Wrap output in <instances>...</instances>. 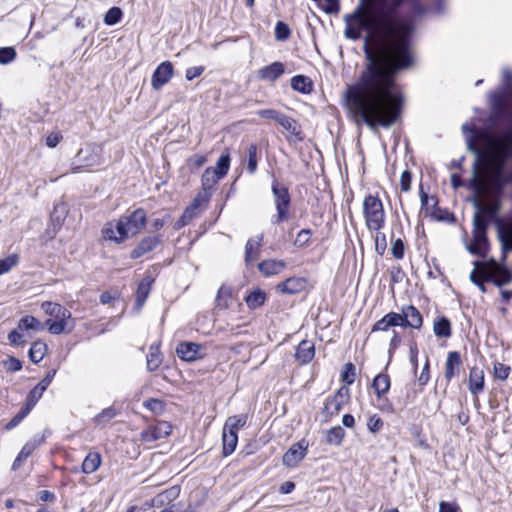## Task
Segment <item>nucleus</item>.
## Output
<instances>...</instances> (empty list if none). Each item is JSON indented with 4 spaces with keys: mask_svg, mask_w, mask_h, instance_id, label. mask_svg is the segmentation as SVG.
Segmentation results:
<instances>
[{
    "mask_svg": "<svg viewBox=\"0 0 512 512\" xmlns=\"http://www.w3.org/2000/svg\"><path fill=\"white\" fill-rule=\"evenodd\" d=\"M425 12L444 14L446 1L358 0L355 9L343 16L347 39L357 41L365 33L367 63L344 92L346 108L357 126L365 124L376 131L379 127L390 128L400 119L404 97L394 77L413 64L415 25L411 18Z\"/></svg>",
    "mask_w": 512,
    "mask_h": 512,
    "instance_id": "nucleus-1",
    "label": "nucleus"
},
{
    "mask_svg": "<svg viewBox=\"0 0 512 512\" xmlns=\"http://www.w3.org/2000/svg\"><path fill=\"white\" fill-rule=\"evenodd\" d=\"M462 131L466 136L467 149L475 155L469 188L481 189L482 180L479 173L482 169L483 173H491L494 187L499 193L505 191L508 182L512 181V171L507 169L508 160L512 158V131H504L507 145L502 138L494 136L490 127L477 128L465 123L462 125Z\"/></svg>",
    "mask_w": 512,
    "mask_h": 512,
    "instance_id": "nucleus-2",
    "label": "nucleus"
},
{
    "mask_svg": "<svg viewBox=\"0 0 512 512\" xmlns=\"http://www.w3.org/2000/svg\"><path fill=\"white\" fill-rule=\"evenodd\" d=\"M486 182L482 180V187L480 190L474 191L473 205L476 210L487 216V218L494 222L497 229V238L501 243L502 258H506V253L512 251V220L504 222L497 217L501 209V198L504 191L499 193L493 184L491 173H483Z\"/></svg>",
    "mask_w": 512,
    "mask_h": 512,
    "instance_id": "nucleus-3",
    "label": "nucleus"
},
{
    "mask_svg": "<svg viewBox=\"0 0 512 512\" xmlns=\"http://www.w3.org/2000/svg\"><path fill=\"white\" fill-rule=\"evenodd\" d=\"M146 223V211L143 208H138L130 214L121 216L115 225L106 224L102 229V235L104 239L120 244L128 237L139 234Z\"/></svg>",
    "mask_w": 512,
    "mask_h": 512,
    "instance_id": "nucleus-4",
    "label": "nucleus"
},
{
    "mask_svg": "<svg viewBox=\"0 0 512 512\" xmlns=\"http://www.w3.org/2000/svg\"><path fill=\"white\" fill-rule=\"evenodd\" d=\"M492 109L499 115L512 111V70L502 69L501 87L489 93Z\"/></svg>",
    "mask_w": 512,
    "mask_h": 512,
    "instance_id": "nucleus-5",
    "label": "nucleus"
},
{
    "mask_svg": "<svg viewBox=\"0 0 512 512\" xmlns=\"http://www.w3.org/2000/svg\"><path fill=\"white\" fill-rule=\"evenodd\" d=\"M41 309L51 318L46 320V326L51 334L59 335L66 331L68 321L71 320V312L63 305L55 302L45 301Z\"/></svg>",
    "mask_w": 512,
    "mask_h": 512,
    "instance_id": "nucleus-6",
    "label": "nucleus"
},
{
    "mask_svg": "<svg viewBox=\"0 0 512 512\" xmlns=\"http://www.w3.org/2000/svg\"><path fill=\"white\" fill-rule=\"evenodd\" d=\"M365 223L370 231H381L385 225V211L382 201L374 195H367L363 201Z\"/></svg>",
    "mask_w": 512,
    "mask_h": 512,
    "instance_id": "nucleus-7",
    "label": "nucleus"
},
{
    "mask_svg": "<svg viewBox=\"0 0 512 512\" xmlns=\"http://www.w3.org/2000/svg\"><path fill=\"white\" fill-rule=\"evenodd\" d=\"M271 191L277 211V213L272 216L271 222L272 224H280L289 218L291 196L288 188L276 179L272 181Z\"/></svg>",
    "mask_w": 512,
    "mask_h": 512,
    "instance_id": "nucleus-8",
    "label": "nucleus"
},
{
    "mask_svg": "<svg viewBox=\"0 0 512 512\" xmlns=\"http://www.w3.org/2000/svg\"><path fill=\"white\" fill-rule=\"evenodd\" d=\"M349 399L350 390L345 386L340 387L334 395L329 396L321 412L323 422H330L333 417L337 416Z\"/></svg>",
    "mask_w": 512,
    "mask_h": 512,
    "instance_id": "nucleus-9",
    "label": "nucleus"
},
{
    "mask_svg": "<svg viewBox=\"0 0 512 512\" xmlns=\"http://www.w3.org/2000/svg\"><path fill=\"white\" fill-rule=\"evenodd\" d=\"M101 164L100 149L97 146H87L80 149L72 163V172L78 173L84 168H90Z\"/></svg>",
    "mask_w": 512,
    "mask_h": 512,
    "instance_id": "nucleus-10",
    "label": "nucleus"
},
{
    "mask_svg": "<svg viewBox=\"0 0 512 512\" xmlns=\"http://www.w3.org/2000/svg\"><path fill=\"white\" fill-rule=\"evenodd\" d=\"M172 432V425L166 421H159L154 426H149L140 433L141 440L152 443L169 436Z\"/></svg>",
    "mask_w": 512,
    "mask_h": 512,
    "instance_id": "nucleus-11",
    "label": "nucleus"
},
{
    "mask_svg": "<svg viewBox=\"0 0 512 512\" xmlns=\"http://www.w3.org/2000/svg\"><path fill=\"white\" fill-rule=\"evenodd\" d=\"M174 73L173 64L170 61L160 63L154 70L151 78L153 89L159 90L170 81Z\"/></svg>",
    "mask_w": 512,
    "mask_h": 512,
    "instance_id": "nucleus-12",
    "label": "nucleus"
},
{
    "mask_svg": "<svg viewBox=\"0 0 512 512\" xmlns=\"http://www.w3.org/2000/svg\"><path fill=\"white\" fill-rule=\"evenodd\" d=\"M307 448L308 444L304 440L293 444L283 455V464L286 467H296L305 458Z\"/></svg>",
    "mask_w": 512,
    "mask_h": 512,
    "instance_id": "nucleus-13",
    "label": "nucleus"
},
{
    "mask_svg": "<svg viewBox=\"0 0 512 512\" xmlns=\"http://www.w3.org/2000/svg\"><path fill=\"white\" fill-rule=\"evenodd\" d=\"M399 316L401 318L400 327H410L413 329H420L422 327L423 317L420 311L413 305L403 306Z\"/></svg>",
    "mask_w": 512,
    "mask_h": 512,
    "instance_id": "nucleus-14",
    "label": "nucleus"
},
{
    "mask_svg": "<svg viewBox=\"0 0 512 512\" xmlns=\"http://www.w3.org/2000/svg\"><path fill=\"white\" fill-rule=\"evenodd\" d=\"M162 242L161 235L146 236L142 238L135 248L130 252L131 259H138L154 251Z\"/></svg>",
    "mask_w": 512,
    "mask_h": 512,
    "instance_id": "nucleus-15",
    "label": "nucleus"
},
{
    "mask_svg": "<svg viewBox=\"0 0 512 512\" xmlns=\"http://www.w3.org/2000/svg\"><path fill=\"white\" fill-rule=\"evenodd\" d=\"M178 357L186 362L203 358L202 346L195 342H181L176 348Z\"/></svg>",
    "mask_w": 512,
    "mask_h": 512,
    "instance_id": "nucleus-16",
    "label": "nucleus"
},
{
    "mask_svg": "<svg viewBox=\"0 0 512 512\" xmlns=\"http://www.w3.org/2000/svg\"><path fill=\"white\" fill-rule=\"evenodd\" d=\"M307 279L305 277H290L277 285V291L283 294L294 295L304 291L307 287Z\"/></svg>",
    "mask_w": 512,
    "mask_h": 512,
    "instance_id": "nucleus-17",
    "label": "nucleus"
},
{
    "mask_svg": "<svg viewBox=\"0 0 512 512\" xmlns=\"http://www.w3.org/2000/svg\"><path fill=\"white\" fill-rule=\"evenodd\" d=\"M285 73V66L282 62L275 61L270 65L262 67L258 71V78L269 82L277 81Z\"/></svg>",
    "mask_w": 512,
    "mask_h": 512,
    "instance_id": "nucleus-18",
    "label": "nucleus"
},
{
    "mask_svg": "<svg viewBox=\"0 0 512 512\" xmlns=\"http://www.w3.org/2000/svg\"><path fill=\"white\" fill-rule=\"evenodd\" d=\"M315 356V346L310 340H302L295 351V359L301 364L306 365L312 361Z\"/></svg>",
    "mask_w": 512,
    "mask_h": 512,
    "instance_id": "nucleus-19",
    "label": "nucleus"
},
{
    "mask_svg": "<svg viewBox=\"0 0 512 512\" xmlns=\"http://www.w3.org/2000/svg\"><path fill=\"white\" fill-rule=\"evenodd\" d=\"M462 364L461 355L458 351H451L447 355L444 376L449 382L453 377L459 375Z\"/></svg>",
    "mask_w": 512,
    "mask_h": 512,
    "instance_id": "nucleus-20",
    "label": "nucleus"
},
{
    "mask_svg": "<svg viewBox=\"0 0 512 512\" xmlns=\"http://www.w3.org/2000/svg\"><path fill=\"white\" fill-rule=\"evenodd\" d=\"M468 251L476 256L485 257L489 250L487 234H473L472 243L467 246Z\"/></svg>",
    "mask_w": 512,
    "mask_h": 512,
    "instance_id": "nucleus-21",
    "label": "nucleus"
},
{
    "mask_svg": "<svg viewBox=\"0 0 512 512\" xmlns=\"http://www.w3.org/2000/svg\"><path fill=\"white\" fill-rule=\"evenodd\" d=\"M469 391L478 395L484 390V371L479 367H472L469 373Z\"/></svg>",
    "mask_w": 512,
    "mask_h": 512,
    "instance_id": "nucleus-22",
    "label": "nucleus"
},
{
    "mask_svg": "<svg viewBox=\"0 0 512 512\" xmlns=\"http://www.w3.org/2000/svg\"><path fill=\"white\" fill-rule=\"evenodd\" d=\"M154 279L151 276L144 277L136 290L135 307L140 310L149 296Z\"/></svg>",
    "mask_w": 512,
    "mask_h": 512,
    "instance_id": "nucleus-23",
    "label": "nucleus"
},
{
    "mask_svg": "<svg viewBox=\"0 0 512 512\" xmlns=\"http://www.w3.org/2000/svg\"><path fill=\"white\" fill-rule=\"evenodd\" d=\"M400 321L399 313L389 312L373 325L371 331H388L391 327L399 326Z\"/></svg>",
    "mask_w": 512,
    "mask_h": 512,
    "instance_id": "nucleus-24",
    "label": "nucleus"
},
{
    "mask_svg": "<svg viewBox=\"0 0 512 512\" xmlns=\"http://www.w3.org/2000/svg\"><path fill=\"white\" fill-rule=\"evenodd\" d=\"M286 267L283 260H264L258 264L259 271L265 276H272L281 273Z\"/></svg>",
    "mask_w": 512,
    "mask_h": 512,
    "instance_id": "nucleus-25",
    "label": "nucleus"
},
{
    "mask_svg": "<svg viewBox=\"0 0 512 512\" xmlns=\"http://www.w3.org/2000/svg\"><path fill=\"white\" fill-rule=\"evenodd\" d=\"M390 377L386 373H379L372 381V388L378 399H381L390 389Z\"/></svg>",
    "mask_w": 512,
    "mask_h": 512,
    "instance_id": "nucleus-26",
    "label": "nucleus"
},
{
    "mask_svg": "<svg viewBox=\"0 0 512 512\" xmlns=\"http://www.w3.org/2000/svg\"><path fill=\"white\" fill-rule=\"evenodd\" d=\"M263 236L261 235L258 239H249L245 245V262L247 265H251L259 256V248L261 246Z\"/></svg>",
    "mask_w": 512,
    "mask_h": 512,
    "instance_id": "nucleus-27",
    "label": "nucleus"
},
{
    "mask_svg": "<svg viewBox=\"0 0 512 512\" xmlns=\"http://www.w3.org/2000/svg\"><path fill=\"white\" fill-rule=\"evenodd\" d=\"M291 88L302 94H309L312 91V81L305 75H295L291 78Z\"/></svg>",
    "mask_w": 512,
    "mask_h": 512,
    "instance_id": "nucleus-28",
    "label": "nucleus"
},
{
    "mask_svg": "<svg viewBox=\"0 0 512 512\" xmlns=\"http://www.w3.org/2000/svg\"><path fill=\"white\" fill-rule=\"evenodd\" d=\"M48 346L41 340L34 341L28 351L29 359L31 362L39 363L47 354Z\"/></svg>",
    "mask_w": 512,
    "mask_h": 512,
    "instance_id": "nucleus-29",
    "label": "nucleus"
},
{
    "mask_svg": "<svg viewBox=\"0 0 512 512\" xmlns=\"http://www.w3.org/2000/svg\"><path fill=\"white\" fill-rule=\"evenodd\" d=\"M233 297V289L231 286L223 284L218 289L215 304L219 309H226L229 306V302Z\"/></svg>",
    "mask_w": 512,
    "mask_h": 512,
    "instance_id": "nucleus-30",
    "label": "nucleus"
},
{
    "mask_svg": "<svg viewBox=\"0 0 512 512\" xmlns=\"http://www.w3.org/2000/svg\"><path fill=\"white\" fill-rule=\"evenodd\" d=\"M433 331L438 338H449L451 332V322L447 317H439L434 321Z\"/></svg>",
    "mask_w": 512,
    "mask_h": 512,
    "instance_id": "nucleus-31",
    "label": "nucleus"
},
{
    "mask_svg": "<svg viewBox=\"0 0 512 512\" xmlns=\"http://www.w3.org/2000/svg\"><path fill=\"white\" fill-rule=\"evenodd\" d=\"M222 442H223V455L229 456L231 455L238 444V434L231 431H224L222 433Z\"/></svg>",
    "mask_w": 512,
    "mask_h": 512,
    "instance_id": "nucleus-32",
    "label": "nucleus"
},
{
    "mask_svg": "<svg viewBox=\"0 0 512 512\" xmlns=\"http://www.w3.org/2000/svg\"><path fill=\"white\" fill-rule=\"evenodd\" d=\"M100 464V454L98 452H89L82 463V471L85 474H91L99 468Z\"/></svg>",
    "mask_w": 512,
    "mask_h": 512,
    "instance_id": "nucleus-33",
    "label": "nucleus"
},
{
    "mask_svg": "<svg viewBox=\"0 0 512 512\" xmlns=\"http://www.w3.org/2000/svg\"><path fill=\"white\" fill-rule=\"evenodd\" d=\"M220 179L221 178L215 174L213 167L206 168L201 177L203 191L212 193L214 186Z\"/></svg>",
    "mask_w": 512,
    "mask_h": 512,
    "instance_id": "nucleus-34",
    "label": "nucleus"
},
{
    "mask_svg": "<svg viewBox=\"0 0 512 512\" xmlns=\"http://www.w3.org/2000/svg\"><path fill=\"white\" fill-rule=\"evenodd\" d=\"M266 301V293L260 288L254 289L245 297L247 306L251 309L261 307Z\"/></svg>",
    "mask_w": 512,
    "mask_h": 512,
    "instance_id": "nucleus-35",
    "label": "nucleus"
},
{
    "mask_svg": "<svg viewBox=\"0 0 512 512\" xmlns=\"http://www.w3.org/2000/svg\"><path fill=\"white\" fill-rule=\"evenodd\" d=\"M247 419L248 416L246 414L228 417L223 427L224 431H231L238 434V430L246 425Z\"/></svg>",
    "mask_w": 512,
    "mask_h": 512,
    "instance_id": "nucleus-36",
    "label": "nucleus"
},
{
    "mask_svg": "<svg viewBox=\"0 0 512 512\" xmlns=\"http://www.w3.org/2000/svg\"><path fill=\"white\" fill-rule=\"evenodd\" d=\"M147 369L153 372L158 369L162 363V355L159 349V345H151L149 353L147 354Z\"/></svg>",
    "mask_w": 512,
    "mask_h": 512,
    "instance_id": "nucleus-37",
    "label": "nucleus"
},
{
    "mask_svg": "<svg viewBox=\"0 0 512 512\" xmlns=\"http://www.w3.org/2000/svg\"><path fill=\"white\" fill-rule=\"evenodd\" d=\"M278 124L281 125L290 134L294 135L297 140L303 139L301 136V131L298 129L297 122L294 118L282 114Z\"/></svg>",
    "mask_w": 512,
    "mask_h": 512,
    "instance_id": "nucleus-38",
    "label": "nucleus"
},
{
    "mask_svg": "<svg viewBox=\"0 0 512 512\" xmlns=\"http://www.w3.org/2000/svg\"><path fill=\"white\" fill-rule=\"evenodd\" d=\"M67 215V207L64 203H58L54 206V209L51 213V222L54 227V232L56 231V227H60L64 222Z\"/></svg>",
    "mask_w": 512,
    "mask_h": 512,
    "instance_id": "nucleus-39",
    "label": "nucleus"
},
{
    "mask_svg": "<svg viewBox=\"0 0 512 512\" xmlns=\"http://www.w3.org/2000/svg\"><path fill=\"white\" fill-rule=\"evenodd\" d=\"M489 219L484 217V214L479 210L473 217V231L472 234H487Z\"/></svg>",
    "mask_w": 512,
    "mask_h": 512,
    "instance_id": "nucleus-40",
    "label": "nucleus"
},
{
    "mask_svg": "<svg viewBox=\"0 0 512 512\" xmlns=\"http://www.w3.org/2000/svg\"><path fill=\"white\" fill-rule=\"evenodd\" d=\"M247 166L246 170L250 175L257 171L258 167V147L256 144H251L247 149Z\"/></svg>",
    "mask_w": 512,
    "mask_h": 512,
    "instance_id": "nucleus-41",
    "label": "nucleus"
},
{
    "mask_svg": "<svg viewBox=\"0 0 512 512\" xmlns=\"http://www.w3.org/2000/svg\"><path fill=\"white\" fill-rule=\"evenodd\" d=\"M345 436V431L341 426L330 428L326 433V442L330 445L339 446Z\"/></svg>",
    "mask_w": 512,
    "mask_h": 512,
    "instance_id": "nucleus-42",
    "label": "nucleus"
},
{
    "mask_svg": "<svg viewBox=\"0 0 512 512\" xmlns=\"http://www.w3.org/2000/svg\"><path fill=\"white\" fill-rule=\"evenodd\" d=\"M117 415V411L113 406L107 407L103 409L100 413H98L93 421L97 426H105L110 420H112Z\"/></svg>",
    "mask_w": 512,
    "mask_h": 512,
    "instance_id": "nucleus-43",
    "label": "nucleus"
},
{
    "mask_svg": "<svg viewBox=\"0 0 512 512\" xmlns=\"http://www.w3.org/2000/svg\"><path fill=\"white\" fill-rule=\"evenodd\" d=\"M230 155L229 153H223L217 160L216 167L213 168L215 174L221 179L228 173L230 168Z\"/></svg>",
    "mask_w": 512,
    "mask_h": 512,
    "instance_id": "nucleus-44",
    "label": "nucleus"
},
{
    "mask_svg": "<svg viewBox=\"0 0 512 512\" xmlns=\"http://www.w3.org/2000/svg\"><path fill=\"white\" fill-rule=\"evenodd\" d=\"M18 329L20 330H34L38 331L42 329L41 322L34 316H24L18 322Z\"/></svg>",
    "mask_w": 512,
    "mask_h": 512,
    "instance_id": "nucleus-45",
    "label": "nucleus"
},
{
    "mask_svg": "<svg viewBox=\"0 0 512 512\" xmlns=\"http://www.w3.org/2000/svg\"><path fill=\"white\" fill-rule=\"evenodd\" d=\"M123 12L119 7H111L104 16V23L113 26L121 21Z\"/></svg>",
    "mask_w": 512,
    "mask_h": 512,
    "instance_id": "nucleus-46",
    "label": "nucleus"
},
{
    "mask_svg": "<svg viewBox=\"0 0 512 512\" xmlns=\"http://www.w3.org/2000/svg\"><path fill=\"white\" fill-rule=\"evenodd\" d=\"M50 435L51 431L49 429H45L41 434H35L29 441L25 443V446L28 447L31 451H34L36 448L42 445Z\"/></svg>",
    "mask_w": 512,
    "mask_h": 512,
    "instance_id": "nucleus-47",
    "label": "nucleus"
},
{
    "mask_svg": "<svg viewBox=\"0 0 512 512\" xmlns=\"http://www.w3.org/2000/svg\"><path fill=\"white\" fill-rule=\"evenodd\" d=\"M207 158L205 155L194 154L187 159V166L191 173L197 172L205 163Z\"/></svg>",
    "mask_w": 512,
    "mask_h": 512,
    "instance_id": "nucleus-48",
    "label": "nucleus"
},
{
    "mask_svg": "<svg viewBox=\"0 0 512 512\" xmlns=\"http://www.w3.org/2000/svg\"><path fill=\"white\" fill-rule=\"evenodd\" d=\"M355 370V366L350 362L344 365L343 370L341 372V380L346 385H351L354 383L356 377Z\"/></svg>",
    "mask_w": 512,
    "mask_h": 512,
    "instance_id": "nucleus-49",
    "label": "nucleus"
},
{
    "mask_svg": "<svg viewBox=\"0 0 512 512\" xmlns=\"http://www.w3.org/2000/svg\"><path fill=\"white\" fill-rule=\"evenodd\" d=\"M17 56L16 49L12 46L0 48V64L7 65L15 60Z\"/></svg>",
    "mask_w": 512,
    "mask_h": 512,
    "instance_id": "nucleus-50",
    "label": "nucleus"
},
{
    "mask_svg": "<svg viewBox=\"0 0 512 512\" xmlns=\"http://www.w3.org/2000/svg\"><path fill=\"white\" fill-rule=\"evenodd\" d=\"M197 213H195L192 208L187 207L180 218L174 223V229L180 230L184 226L190 223V221L196 217Z\"/></svg>",
    "mask_w": 512,
    "mask_h": 512,
    "instance_id": "nucleus-51",
    "label": "nucleus"
},
{
    "mask_svg": "<svg viewBox=\"0 0 512 512\" xmlns=\"http://www.w3.org/2000/svg\"><path fill=\"white\" fill-rule=\"evenodd\" d=\"M291 35L289 26L283 22L278 21L275 26V38L278 41H286Z\"/></svg>",
    "mask_w": 512,
    "mask_h": 512,
    "instance_id": "nucleus-52",
    "label": "nucleus"
},
{
    "mask_svg": "<svg viewBox=\"0 0 512 512\" xmlns=\"http://www.w3.org/2000/svg\"><path fill=\"white\" fill-rule=\"evenodd\" d=\"M510 372H511L510 366H508L506 364H503V363H500V362H495L494 363V376H495V378H497V379H499L501 381H504V380H506L509 377Z\"/></svg>",
    "mask_w": 512,
    "mask_h": 512,
    "instance_id": "nucleus-53",
    "label": "nucleus"
},
{
    "mask_svg": "<svg viewBox=\"0 0 512 512\" xmlns=\"http://www.w3.org/2000/svg\"><path fill=\"white\" fill-rule=\"evenodd\" d=\"M211 192H202L196 195V197L193 199L192 203L188 206L189 208H192V210L198 214V210L200 206L204 203H207L211 197Z\"/></svg>",
    "mask_w": 512,
    "mask_h": 512,
    "instance_id": "nucleus-54",
    "label": "nucleus"
},
{
    "mask_svg": "<svg viewBox=\"0 0 512 512\" xmlns=\"http://www.w3.org/2000/svg\"><path fill=\"white\" fill-rule=\"evenodd\" d=\"M45 391V389L41 388V386L37 384L34 388L30 390L25 402L34 407L36 403L41 399Z\"/></svg>",
    "mask_w": 512,
    "mask_h": 512,
    "instance_id": "nucleus-55",
    "label": "nucleus"
},
{
    "mask_svg": "<svg viewBox=\"0 0 512 512\" xmlns=\"http://www.w3.org/2000/svg\"><path fill=\"white\" fill-rule=\"evenodd\" d=\"M17 263L18 256L16 254H12L4 259H0V275L7 273Z\"/></svg>",
    "mask_w": 512,
    "mask_h": 512,
    "instance_id": "nucleus-56",
    "label": "nucleus"
},
{
    "mask_svg": "<svg viewBox=\"0 0 512 512\" xmlns=\"http://www.w3.org/2000/svg\"><path fill=\"white\" fill-rule=\"evenodd\" d=\"M21 331L17 327L8 333L7 339L11 345L23 346L26 343Z\"/></svg>",
    "mask_w": 512,
    "mask_h": 512,
    "instance_id": "nucleus-57",
    "label": "nucleus"
},
{
    "mask_svg": "<svg viewBox=\"0 0 512 512\" xmlns=\"http://www.w3.org/2000/svg\"><path fill=\"white\" fill-rule=\"evenodd\" d=\"M391 253L393 257L397 260L403 259L405 254V245L402 239L397 238L396 240H393L392 247H391Z\"/></svg>",
    "mask_w": 512,
    "mask_h": 512,
    "instance_id": "nucleus-58",
    "label": "nucleus"
},
{
    "mask_svg": "<svg viewBox=\"0 0 512 512\" xmlns=\"http://www.w3.org/2000/svg\"><path fill=\"white\" fill-rule=\"evenodd\" d=\"M33 453L28 447L25 445L22 447L20 452L18 453L17 457L15 458L13 464H12V470L16 471L20 468L22 463Z\"/></svg>",
    "mask_w": 512,
    "mask_h": 512,
    "instance_id": "nucleus-59",
    "label": "nucleus"
},
{
    "mask_svg": "<svg viewBox=\"0 0 512 512\" xmlns=\"http://www.w3.org/2000/svg\"><path fill=\"white\" fill-rule=\"evenodd\" d=\"M384 422L378 415H372L367 421V429L375 434L383 428Z\"/></svg>",
    "mask_w": 512,
    "mask_h": 512,
    "instance_id": "nucleus-60",
    "label": "nucleus"
},
{
    "mask_svg": "<svg viewBox=\"0 0 512 512\" xmlns=\"http://www.w3.org/2000/svg\"><path fill=\"white\" fill-rule=\"evenodd\" d=\"M375 250L379 255H383L387 248L386 235L380 231H376Z\"/></svg>",
    "mask_w": 512,
    "mask_h": 512,
    "instance_id": "nucleus-61",
    "label": "nucleus"
},
{
    "mask_svg": "<svg viewBox=\"0 0 512 512\" xmlns=\"http://www.w3.org/2000/svg\"><path fill=\"white\" fill-rule=\"evenodd\" d=\"M312 231L310 229H302L295 239L294 245L297 247H304L308 244Z\"/></svg>",
    "mask_w": 512,
    "mask_h": 512,
    "instance_id": "nucleus-62",
    "label": "nucleus"
},
{
    "mask_svg": "<svg viewBox=\"0 0 512 512\" xmlns=\"http://www.w3.org/2000/svg\"><path fill=\"white\" fill-rule=\"evenodd\" d=\"M4 367L8 372H17L22 369V362L13 356H9L4 361Z\"/></svg>",
    "mask_w": 512,
    "mask_h": 512,
    "instance_id": "nucleus-63",
    "label": "nucleus"
},
{
    "mask_svg": "<svg viewBox=\"0 0 512 512\" xmlns=\"http://www.w3.org/2000/svg\"><path fill=\"white\" fill-rule=\"evenodd\" d=\"M438 512H462L460 506L455 501H441Z\"/></svg>",
    "mask_w": 512,
    "mask_h": 512,
    "instance_id": "nucleus-64",
    "label": "nucleus"
}]
</instances>
